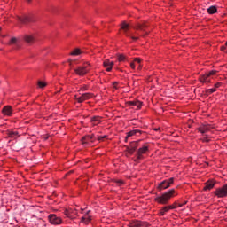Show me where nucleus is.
I'll return each mask as SVG.
<instances>
[{"label": "nucleus", "instance_id": "f257e3e1", "mask_svg": "<svg viewBox=\"0 0 227 227\" xmlns=\"http://www.w3.org/2000/svg\"><path fill=\"white\" fill-rule=\"evenodd\" d=\"M173 196H178V193H176L175 189L165 192L163 194L156 197L154 200L156 203H159L160 205H168V203H169V200H171Z\"/></svg>", "mask_w": 227, "mask_h": 227}, {"label": "nucleus", "instance_id": "f03ea898", "mask_svg": "<svg viewBox=\"0 0 227 227\" xmlns=\"http://www.w3.org/2000/svg\"><path fill=\"white\" fill-rule=\"evenodd\" d=\"M91 67V64L90 62H85L83 63L82 66H79L76 68H74V74H76V75H80L81 77L86 75V74H88V72H90V70H91V68H90Z\"/></svg>", "mask_w": 227, "mask_h": 227}, {"label": "nucleus", "instance_id": "7ed1b4c3", "mask_svg": "<svg viewBox=\"0 0 227 227\" xmlns=\"http://www.w3.org/2000/svg\"><path fill=\"white\" fill-rule=\"evenodd\" d=\"M106 137H107L106 136H97L94 137L93 135H88L82 137V143L83 145H86L87 143H90V141L93 142V139H98V141H99V143H102V141H104V139H106Z\"/></svg>", "mask_w": 227, "mask_h": 227}, {"label": "nucleus", "instance_id": "20e7f679", "mask_svg": "<svg viewBox=\"0 0 227 227\" xmlns=\"http://www.w3.org/2000/svg\"><path fill=\"white\" fill-rule=\"evenodd\" d=\"M215 74H217V71L212 70L208 73H206L205 74L200 75L199 80L200 81V82H203L204 84H210V77H212V75H215Z\"/></svg>", "mask_w": 227, "mask_h": 227}, {"label": "nucleus", "instance_id": "39448f33", "mask_svg": "<svg viewBox=\"0 0 227 227\" xmlns=\"http://www.w3.org/2000/svg\"><path fill=\"white\" fill-rule=\"evenodd\" d=\"M174 183H175L174 177L168 178L167 180L162 181L158 185V189L159 191H164L165 189H169V187H171V185H173Z\"/></svg>", "mask_w": 227, "mask_h": 227}, {"label": "nucleus", "instance_id": "423d86ee", "mask_svg": "<svg viewBox=\"0 0 227 227\" xmlns=\"http://www.w3.org/2000/svg\"><path fill=\"white\" fill-rule=\"evenodd\" d=\"M215 196L218 198H226L227 196V184H224L222 188L216 189L215 192Z\"/></svg>", "mask_w": 227, "mask_h": 227}, {"label": "nucleus", "instance_id": "0eeeda50", "mask_svg": "<svg viewBox=\"0 0 227 227\" xmlns=\"http://www.w3.org/2000/svg\"><path fill=\"white\" fill-rule=\"evenodd\" d=\"M90 98H93V94L92 93H83L81 97L77 98L75 96V99L79 104H82L85 100H90Z\"/></svg>", "mask_w": 227, "mask_h": 227}, {"label": "nucleus", "instance_id": "6e6552de", "mask_svg": "<svg viewBox=\"0 0 227 227\" xmlns=\"http://www.w3.org/2000/svg\"><path fill=\"white\" fill-rule=\"evenodd\" d=\"M48 218L51 224H61V218L56 216V215H50Z\"/></svg>", "mask_w": 227, "mask_h": 227}, {"label": "nucleus", "instance_id": "1a4fd4ad", "mask_svg": "<svg viewBox=\"0 0 227 227\" xmlns=\"http://www.w3.org/2000/svg\"><path fill=\"white\" fill-rule=\"evenodd\" d=\"M133 29H137L139 31H146V27H148V24L144 23H137L135 26H132Z\"/></svg>", "mask_w": 227, "mask_h": 227}, {"label": "nucleus", "instance_id": "9d476101", "mask_svg": "<svg viewBox=\"0 0 227 227\" xmlns=\"http://www.w3.org/2000/svg\"><path fill=\"white\" fill-rule=\"evenodd\" d=\"M33 20L29 16H21L18 17V22H20V24H29V22H32Z\"/></svg>", "mask_w": 227, "mask_h": 227}, {"label": "nucleus", "instance_id": "9b49d317", "mask_svg": "<svg viewBox=\"0 0 227 227\" xmlns=\"http://www.w3.org/2000/svg\"><path fill=\"white\" fill-rule=\"evenodd\" d=\"M24 42L26 43H28V45H32V43H35V35H25L23 37Z\"/></svg>", "mask_w": 227, "mask_h": 227}, {"label": "nucleus", "instance_id": "f8f14e48", "mask_svg": "<svg viewBox=\"0 0 227 227\" xmlns=\"http://www.w3.org/2000/svg\"><path fill=\"white\" fill-rule=\"evenodd\" d=\"M210 129H212L210 124H204L199 128V132H200V134H207V132H210Z\"/></svg>", "mask_w": 227, "mask_h": 227}, {"label": "nucleus", "instance_id": "ddd939ff", "mask_svg": "<svg viewBox=\"0 0 227 227\" xmlns=\"http://www.w3.org/2000/svg\"><path fill=\"white\" fill-rule=\"evenodd\" d=\"M145 152H148V146H146V145H145L142 148L138 149V152L137 153V160L143 159V153H145Z\"/></svg>", "mask_w": 227, "mask_h": 227}, {"label": "nucleus", "instance_id": "4468645a", "mask_svg": "<svg viewBox=\"0 0 227 227\" xmlns=\"http://www.w3.org/2000/svg\"><path fill=\"white\" fill-rule=\"evenodd\" d=\"M129 227H148V223L145 222L136 221L129 223Z\"/></svg>", "mask_w": 227, "mask_h": 227}, {"label": "nucleus", "instance_id": "2eb2a0df", "mask_svg": "<svg viewBox=\"0 0 227 227\" xmlns=\"http://www.w3.org/2000/svg\"><path fill=\"white\" fill-rule=\"evenodd\" d=\"M141 134H143V131L139 129H133L127 133L126 141L129 139V137H132V136H141Z\"/></svg>", "mask_w": 227, "mask_h": 227}, {"label": "nucleus", "instance_id": "dca6fc26", "mask_svg": "<svg viewBox=\"0 0 227 227\" xmlns=\"http://www.w3.org/2000/svg\"><path fill=\"white\" fill-rule=\"evenodd\" d=\"M215 185V181L214 180H208L205 183L204 191H211V189H214V186Z\"/></svg>", "mask_w": 227, "mask_h": 227}, {"label": "nucleus", "instance_id": "f3484780", "mask_svg": "<svg viewBox=\"0 0 227 227\" xmlns=\"http://www.w3.org/2000/svg\"><path fill=\"white\" fill-rule=\"evenodd\" d=\"M2 113L3 114H4L5 116H12V113H13V109H12V107L10 106H5L3 109H2Z\"/></svg>", "mask_w": 227, "mask_h": 227}, {"label": "nucleus", "instance_id": "a211bd4d", "mask_svg": "<svg viewBox=\"0 0 227 227\" xmlns=\"http://www.w3.org/2000/svg\"><path fill=\"white\" fill-rule=\"evenodd\" d=\"M137 149V142H131L129 147L127 148L128 153L132 155Z\"/></svg>", "mask_w": 227, "mask_h": 227}, {"label": "nucleus", "instance_id": "6ab92c4d", "mask_svg": "<svg viewBox=\"0 0 227 227\" xmlns=\"http://www.w3.org/2000/svg\"><path fill=\"white\" fill-rule=\"evenodd\" d=\"M128 106L137 107V109H141L143 103L141 101H137V100L129 101Z\"/></svg>", "mask_w": 227, "mask_h": 227}, {"label": "nucleus", "instance_id": "aec40b11", "mask_svg": "<svg viewBox=\"0 0 227 227\" xmlns=\"http://www.w3.org/2000/svg\"><path fill=\"white\" fill-rule=\"evenodd\" d=\"M113 61L107 59L104 61V67L106 68V72H111V70H113Z\"/></svg>", "mask_w": 227, "mask_h": 227}, {"label": "nucleus", "instance_id": "412c9836", "mask_svg": "<svg viewBox=\"0 0 227 227\" xmlns=\"http://www.w3.org/2000/svg\"><path fill=\"white\" fill-rule=\"evenodd\" d=\"M121 29L124 30V33H125L126 36H130L131 33L129 31V29H130V25H129L127 23H123L121 25Z\"/></svg>", "mask_w": 227, "mask_h": 227}, {"label": "nucleus", "instance_id": "4be33fe9", "mask_svg": "<svg viewBox=\"0 0 227 227\" xmlns=\"http://www.w3.org/2000/svg\"><path fill=\"white\" fill-rule=\"evenodd\" d=\"M207 13H209V15H214V13H217V6L212 5L209 8H207Z\"/></svg>", "mask_w": 227, "mask_h": 227}, {"label": "nucleus", "instance_id": "5701e85b", "mask_svg": "<svg viewBox=\"0 0 227 227\" xmlns=\"http://www.w3.org/2000/svg\"><path fill=\"white\" fill-rule=\"evenodd\" d=\"M91 121L93 125H98L102 121V117L100 116H95L91 118Z\"/></svg>", "mask_w": 227, "mask_h": 227}, {"label": "nucleus", "instance_id": "b1692460", "mask_svg": "<svg viewBox=\"0 0 227 227\" xmlns=\"http://www.w3.org/2000/svg\"><path fill=\"white\" fill-rule=\"evenodd\" d=\"M168 212H169V209H168V207L165 206L160 209L159 215H161V216L166 215V213Z\"/></svg>", "mask_w": 227, "mask_h": 227}, {"label": "nucleus", "instance_id": "393cba45", "mask_svg": "<svg viewBox=\"0 0 227 227\" xmlns=\"http://www.w3.org/2000/svg\"><path fill=\"white\" fill-rule=\"evenodd\" d=\"M82 223H84V224H89V223H91V216L82 217Z\"/></svg>", "mask_w": 227, "mask_h": 227}, {"label": "nucleus", "instance_id": "a878e982", "mask_svg": "<svg viewBox=\"0 0 227 227\" xmlns=\"http://www.w3.org/2000/svg\"><path fill=\"white\" fill-rule=\"evenodd\" d=\"M79 54H81V49H79V48L74 49V50L70 53L71 56H79Z\"/></svg>", "mask_w": 227, "mask_h": 227}, {"label": "nucleus", "instance_id": "bb28decb", "mask_svg": "<svg viewBox=\"0 0 227 227\" xmlns=\"http://www.w3.org/2000/svg\"><path fill=\"white\" fill-rule=\"evenodd\" d=\"M117 60L121 63V61H125V55L123 54H117Z\"/></svg>", "mask_w": 227, "mask_h": 227}, {"label": "nucleus", "instance_id": "cd10ccee", "mask_svg": "<svg viewBox=\"0 0 227 227\" xmlns=\"http://www.w3.org/2000/svg\"><path fill=\"white\" fill-rule=\"evenodd\" d=\"M216 90L215 89H207L206 90L207 95H212V93H215Z\"/></svg>", "mask_w": 227, "mask_h": 227}, {"label": "nucleus", "instance_id": "c85d7f7f", "mask_svg": "<svg viewBox=\"0 0 227 227\" xmlns=\"http://www.w3.org/2000/svg\"><path fill=\"white\" fill-rule=\"evenodd\" d=\"M17 43V38L16 37H12L10 40L9 45H15Z\"/></svg>", "mask_w": 227, "mask_h": 227}, {"label": "nucleus", "instance_id": "c756f323", "mask_svg": "<svg viewBox=\"0 0 227 227\" xmlns=\"http://www.w3.org/2000/svg\"><path fill=\"white\" fill-rule=\"evenodd\" d=\"M37 84H38L39 88H45L47 86V83H45V82H43L42 81H39L37 82Z\"/></svg>", "mask_w": 227, "mask_h": 227}, {"label": "nucleus", "instance_id": "7c9ffc66", "mask_svg": "<svg viewBox=\"0 0 227 227\" xmlns=\"http://www.w3.org/2000/svg\"><path fill=\"white\" fill-rule=\"evenodd\" d=\"M18 134H19V132H17V131H10L9 132L10 137H15Z\"/></svg>", "mask_w": 227, "mask_h": 227}, {"label": "nucleus", "instance_id": "2f4dec72", "mask_svg": "<svg viewBox=\"0 0 227 227\" xmlns=\"http://www.w3.org/2000/svg\"><path fill=\"white\" fill-rule=\"evenodd\" d=\"M166 207L168 209V211L175 210V208H178V206H173V205L166 206Z\"/></svg>", "mask_w": 227, "mask_h": 227}, {"label": "nucleus", "instance_id": "473e14b6", "mask_svg": "<svg viewBox=\"0 0 227 227\" xmlns=\"http://www.w3.org/2000/svg\"><path fill=\"white\" fill-rule=\"evenodd\" d=\"M115 184L121 187V185H123V180H115Z\"/></svg>", "mask_w": 227, "mask_h": 227}, {"label": "nucleus", "instance_id": "72a5a7b5", "mask_svg": "<svg viewBox=\"0 0 227 227\" xmlns=\"http://www.w3.org/2000/svg\"><path fill=\"white\" fill-rule=\"evenodd\" d=\"M202 141H203L204 143H208V142L210 141V138H209L207 136H206V137L202 139Z\"/></svg>", "mask_w": 227, "mask_h": 227}, {"label": "nucleus", "instance_id": "f704fd0d", "mask_svg": "<svg viewBox=\"0 0 227 227\" xmlns=\"http://www.w3.org/2000/svg\"><path fill=\"white\" fill-rule=\"evenodd\" d=\"M184 205H187V201H184V203H179L177 207H184Z\"/></svg>", "mask_w": 227, "mask_h": 227}, {"label": "nucleus", "instance_id": "c9c22d12", "mask_svg": "<svg viewBox=\"0 0 227 227\" xmlns=\"http://www.w3.org/2000/svg\"><path fill=\"white\" fill-rule=\"evenodd\" d=\"M221 84H222L221 82L215 83V88H220V87H221Z\"/></svg>", "mask_w": 227, "mask_h": 227}, {"label": "nucleus", "instance_id": "e433bc0d", "mask_svg": "<svg viewBox=\"0 0 227 227\" xmlns=\"http://www.w3.org/2000/svg\"><path fill=\"white\" fill-rule=\"evenodd\" d=\"M130 67H131V68L134 70V68H136V65L134 64V62H131L130 63Z\"/></svg>", "mask_w": 227, "mask_h": 227}, {"label": "nucleus", "instance_id": "4c0bfd02", "mask_svg": "<svg viewBox=\"0 0 227 227\" xmlns=\"http://www.w3.org/2000/svg\"><path fill=\"white\" fill-rule=\"evenodd\" d=\"M135 61H137V63H141V59L136 58V59H135Z\"/></svg>", "mask_w": 227, "mask_h": 227}, {"label": "nucleus", "instance_id": "58836bf2", "mask_svg": "<svg viewBox=\"0 0 227 227\" xmlns=\"http://www.w3.org/2000/svg\"><path fill=\"white\" fill-rule=\"evenodd\" d=\"M86 90H88V88L86 86L82 88V91H86Z\"/></svg>", "mask_w": 227, "mask_h": 227}, {"label": "nucleus", "instance_id": "ea45409f", "mask_svg": "<svg viewBox=\"0 0 227 227\" xmlns=\"http://www.w3.org/2000/svg\"><path fill=\"white\" fill-rule=\"evenodd\" d=\"M172 207H178V203H177V202H174V203L172 204Z\"/></svg>", "mask_w": 227, "mask_h": 227}, {"label": "nucleus", "instance_id": "a19ab883", "mask_svg": "<svg viewBox=\"0 0 227 227\" xmlns=\"http://www.w3.org/2000/svg\"><path fill=\"white\" fill-rule=\"evenodd\" d=\"M226 50V46H222L221 47V51H225Z\"/></svg>", "mask_w": 227, "mask_h": 227}, {"label": "nucleus", "instance_id": "79ce46f5", "mask_svg": "<svg viewBox=\"0 0 227 227\" xmlns=\"http://www.w3.org/2000/svg\"><path fill=\"white\" fill-rule=\"evenodd\" d=\"M132 40H138V37L131 36Z\"/></svg>", "mask_w": 227, "mask_h": 227}, {"label": "nucleus", "instance_id": "37998d69", "mask_svg": "<svg viewBox=\"0 0 227 227\" xmlns=\"http://www.w3.org/2000/svg\"><path fill=\"white\" fill-rule=\"evenodd\" d=\"M65 214L68 217V211L67 210L65 211Z\"/></svg>", "mask_w": 227, "mask_h": 227}, {"label": "nucleus", "instance_id": "c03bdc74", "mask_svg": "<svg viewBox=\"0 0 227 227\" xmlns=\"http://www.w3.org/2000/svg\"><path fill=\"white\" fill-rule=\"evenodd\" d=\"M27 3H31V0H27Z\"/></svg>", "mask_w": 227, "mask_h": 227}, {"label": "nucleus", "instance_id": "a18cd8bd", "mask_svg": "<svg viewBox=\"0 0 227 227\" xmlns=\"http://www.w3.org/2000/svg\"><path fill=\"white\" fill-rule=\"evenodd\" d=\"M114 84L116 85V82H114ZM114 85V89L116 90V86Z\"/></svg>", "mask_w": 227, "mask_h": 227}, {"label": "nucleus", "instance_id": "49530a36", "mask_svg": "<svg viewBox=\"0 0 227 227\" xmlns=\"http://www.w3.org/2000/svg\"><path fill=\"white\" fill-rule=\"evenodd\" d=\"M225 47H227V42L225 43Z\"/></svg>", "mask_w": 227, "mask_h": 227}, {"label": "nucleus", "instance_id": "de8ad7c7", "mask_svg": "<svg viewBox=\"0 0 227 227\" xmlns=\"http://www.w3.org/2000/svg\"><path fill=\"white\" fill-rule=\"evenodd\" d=\"M69 62L71 63V62H72V59H69Z\"/></svg>", "mask_w": 227, "mask_h": 227}, {"label": "nucleus", "instance_id": "09e8293b", "mask_svg": "<svg viewBox=\"0 0 227 227\" xmlns=\"http://www.w3.org/2000/svg\"><path fill=\"white\" fill-rule=\"evenodd\" d=\"M154 130H159V129H155Z\"/></svg>", "mask_w": 227, "mask_h": 227}, {"label": "nucleus", "instance_id": "8fccbe9b", "mask_svg": "<svg viewBox=\"0 0 227 227\" xmlns=\"http://www.w3.org/2000/svg\"><path fill=\"white\" fill-rule=\"evenodd\" d=\"M87 214H90V211H88Z\"/></svg>", "mask_w": 227, "mask_h": 227}]
</instances>
